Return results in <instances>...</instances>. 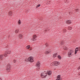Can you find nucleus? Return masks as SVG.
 I'll use <instances>...</instances> for the list:
<instances>
[{
	"instance_id": "nucleus-30",
	"label": "nucleus",
	"mask_w": 80,
	"mask_h": 80,
	"mask_svg": "<svg viewBox=\"0 0 80 80\" xmlns=\"http://www.w3.org/2000/svg\"><path fill=\"white\" fill-rule=\"evenodd\" d=\"M53 56L54 57V58H55V57H57V56H56V55L55 54V53L53 55Z\"/></svg>"
},
{
	"instance_id": "nucleus-38",
	"label": "nucleus",
	"mask_w": 80,
	"mask_h": 80,
	"mask_svg": "<svg viewBox=\"0 0 80 80\" xmlns=\"http://www.w3.org/2000/svg\"><path fill=\"white\" fill-rule=\"evenodd\" d=\"M52 64H53V63H51Z\"/></svg>"
},
{
	"instance_id": "nucleus-11",
	"label": "nucleus",
	"mask_w": 80,
	"mask_h": 80,
	"mask_svg": "<svg viewBox=\"0 0 80 80\" xmlns=\"http://www.w3.org/2000/svg\"><path fill=\"white\" fill-rule=\"evenodd\" d=\"M4 56V55H0V58L1 59V60H2L3 58V56Z\"/></svg>"
},
{
	"instance_id": "nucleus-34",
	"label": "nucleus",
	"mask_w": 80,
	"mask_h": 80,
	"mask_svg": "<svg viewBox=\"0 0 80 80\" xmlns=\"http://www.w3.org/2000/svg\"><path fill=\"white\" fill-rule=\"evenodd\" d=\"M75 10L76 11H78V9H76Z\"/></svg>"
},
{
	"instance_id": "nucleus-33",
	"label": "nucleus",
	"mask_w": 80,
	"mask_h": 80,
	"mask_svg": "<svg viewBox=\"0 0 80 80\" xmlns=\"http://www.w3.org/2000/svg\"><path fill=\"white\" fill-rule=\"evenodd\" d=\"M78 70H79V69H80V67H78Z\"/></svg>"
},
{
	"instance_id": "nucleus-28",
	"label": "nucleus",
	"mask_w": 80,
	"mask_h": 80,
	"mask_svg": "<svg viewBox=\"0 0 80 80\" xmlns=\"http://www.w3.org/2000/svg\"><path fill=\"white\" fill-rule=\"evenodd\" d=\"M45 45H46V47H48V44L47 43H46Z\"/></svg>"
},
{
	"instance_id": "nucleus-2",
	"label": "nucleus",
	"mask_w": 80,
	"mask_h": 80,
	"mask_svg": "<svg viewBox=\"0 0 80 80\" xmlns=\"http://www.w3.org/2000/svg\"><path fill=\"white\" fill-rule=\"evenodd\" d=\"M27 60H28L30 62H31L32 63V62H33V57L32 56L29 57L28 59Z\"/></svg>"
},
{
	"instance_id": "nucleus-15",
	"label": "nucleus",
	"mask_w": 80,
	"mask_h": 80,
	"mask_svg": "<svg viewBox=\"0 0 80 80\" xmlns=\"http://www.w3.org/2000/svg\"><path fill=\"white\" fill-rule=\"evenodd\" d=\"M9 15L10 16H12V12H10L9 13Z\"/></svg>"
},
{
	"instance_id": "nucleus-20",
	"label": "nucleus",
	"mask_w": 80,
	"mask_h": 80,
	"mask_svg": "<svg viewBox=\"0 0 80 80\" xmlns=\"http://www.w3.org/2000/svg\"><path fill=\"white\" fill-rule=\"evenodd\" d=\"M18 23L19 25L21 24V21H20V20L19 19V21L18 22Z\"/></svg>"
},
{
	"instance_id": "nucleus-5",
	"label": "nucleus",
	"mask_w": 80,
	"mask_h": 80,
	"mask_svg": "<svg viewBox=\"0 0 80 80\" xmlns=\"http://www.w3.org/2000/svg\"><path fill=\"white\" fill-rule=\"evenodd\" d=\"M60 78H61V75H59L57 77V79L56 80H62V79H61Z\"/></svg>"
},
{
	"instance_id": "nucleus-36",
	"label": "nucleus",
	"mask_w": 80,
	"mask_h": 80,
	"mask_svg": "<svg viewBox=\"0 0 80 80\" xmlns=\"http://www.w3.org/2000/svg\"><path fill=\"white\" fill-rule=\"evenodd\" d=\"M30 50H32V49L30 48Z\"/></svg>"
},
{
	"instance_id": "nucleus-27",
	"label": "nucleus",
	"mask_w": 80,
	"mask_h": 80,
	"mask_svg": "<svg viewBox=\"0 0 80 80\" xmlns=\"http://www.w3.org/2000/svg\"><path fill=\"white\" fill-rule=\"evenodd\" d=\"M32 40V41H35V40H36V39H35V38H32L31 39Z\"/></svg>"
},
{
	"instance_id": "nucleus-4",
	"label": "nucleus",
	"mask_w": 80,
	"mask_h": 80,
	"mask_svg": "<svg viewBox=\"0 0 80 80\" xmlns=\"http://www.w3.org/2000/svg\"><path fill=\"white\" fill-rule=\"evenodd\" d=\"M11 52L10 51H8V52H6V53L3 54L4 57H8V55L7 54H10Z\"/></svg>"
},
{
	"instance_id": "nucleus-39",
	"label": "nucleus",
	"mask_w": 80,
	"mask_h": 80,
	"mask_svg": "<svg viewBox=\"0 0 80 80\" xmlns=\"http://www.w3.org/2000/svg\"><path fill=\"white\" fill-rule=\"evenodd\" d=\"M68 57H70V56H68Z\"/></svg>"
},
{
	"instance_id": "nucleus-8",
	"label": "nucleus",
	"mask_w": 80,
	"mask_h": 80,
	"mask_svg": "<svg viewBox=\"0 0 80 80\" xmlns=\"http://www.w3.org/2000/svg\"><path fill=\"white\" fill-rule=\"evenodd\" d=\"M50 52H51V51H46L45 52V54H48L49 53H50Z\"/></svg>"
},
{
	"instance_id": "nucleus-23",
	"label": "nucleus",
	"mask_w": 80,
	"mask_h": 80,
	"mask_svg": "<svg viewBox=\"0 0 80 80\" xmlns=\"http://www.w3.org/2000/svg\"><path fill=\"white\" fill-rule=\"evenodd\" d=\"M63 33H66V32H67V31L66 30V29H63Z\"/></svg>"
},
{
	"instance_id": "nucleus-24",
	"label": "nucleus",
	"mask_w": 80,
	"mask_h": 80,
	"mask_svg": "<svg viewBox=\"0 0 80 80\" xmlns=\"http://www.w3.org/2000/svg\"><path fill=\"white\" fill-rule=\"evenodd\" d=\"M7 67H11V65H10V63H8L7 66Z\"/></svg>"
},
{
	"instance_id": "nucleus-29",
	"label": "nucleus",
	"mask_w": 80,
	"mask_h": 80,
	"mask_svg": "<svg viewBox=\"0 0 80 80\" xmlns=\"http://www.w3.org/2000/svg\"><path fill=\"white\" fill-rule=\"evenodd\" d=\"M61 45H63V41H62L61 42Z\"/></svg>"
},
{
	"instance_id": "nucleus-31",
	"label": "nucleus",
	"mask_w": 80,
	"mask_h": 80,
	"mask_svg": "<svg viewBox=\"0 0 80 80\" xmlns=\"http://www.w3.org/2000/svg\"><path fill=\"white\" fill-rule=\"evenodd\" d=\"M65 50H68V48H66Z\"/></svg>"
},
{
	"instance_id": "nucleus-1",
	"label": "nucleus",
	"mask_w": 80,
	"mask_h": 80,
	"mask_svg": "<svg viewBox=\"0 0 80 80\" xmlns=\"http://www.w3.org/2000/svg\"><path fill=\"white\" fill-rule=\"evenodd\" d=\"M41 76L43 78H46V76H47V73H45V72H42L41 74Z\"/></svg>"
},
{
	"instance_id": "nucleus-37",
	"label": "nucleus",
	"mask_w": 80,
	"mask_h": 80,
	"mask_svg": "<svg viewBox=\"0 0 80 80\" xmlns=\"http://www.w3.org/2000/svg\"><path fill=\"white\" fill-rule=\"evenodd\" d=\"M0 80H2L1 78H0Z\"/></svg>"
},
{
	"instance_id": "nucleus-25",
	"label": "nucleus",
	"mask_w": 80,
	"mask_h": 80,
	"mask_svg": "<svg viewBox=\"0 0 80 80\" xmlns=\"http://www.w3.org/2000/svg\"><path fill=\"white\" fill-rule=\"evenodd\" d=\"M13 62L14 63H16V62H17V60H16L15 59H14L13 60Z\"/></svg>"
},
{
	"instance_id": "nucleus-3",
	"label": "nucleus",
	"mask_w": 80,
	"mask_h": 80,
	"mask_svg": "<svg viewBox=\"0 0 80 80\" xmlns=\"http://www.w3.org/2000/svg\"><path fill=\"white\" fill-rule=\"evenodd\" d=\"M60 62L58 61H56L53 63L54 65L53 66H57L59 64H60Z\"/></svg>"
},
{
	"instance_id": "nucleus-21",
	"label": "nucleus",
	"mask_w": 80,
	"mask_h": 80,
	"mask_svg": "<svg viewBox=\"0 0 80 80\" xmlns=\"http://www.w3.org/2000/svg\"><path fill=\"white\" fill-rule=\"evenodd\" d=\"M76 49H77V50H78L79 51H80V47H79L78 48H76Z\"/></svg>"
},
{
	"instance_id": "nucleus-40",
	"label": "nucleus",
	"mask_w": 80,
	"mask_h": 80,
	"mask_svg": "<svg viewBox=\"0 0 80 80\" xmlns=\"http://www.w3.org/2000/svg\"><path fill=\"white\" fill-rule=\"evenodd\" d=\"M52 65H53V64H52Z\"/></svg>"
},
{
	"instance_id": "nucleus-17",
	"label": "nucleus",
	"mask_w": 80,
	"mask_h": 80,
	"mask_svg": "<svg viewBox=\"0 0 80 80\" xmlns=\"http://www.w3.org/2000/svg\"><path fill=\"white\" fill-rule=\"evenodd\" d=\"M68 29L69 30H71L72 29V28L70 27H69L68 28Z\"/></svg>"
},
{
	"instance_id": "nucleus-16",
	"label": "nucleus",
	"mask_w": 80,
	"mask_h": 80,
	"mask_svg": "<svg viewBox=\"0 0 80 80\" xmlns=\"http://www.w3.org/2000/svg\"><path fill=\"white\" fill-rule=\"evenodd\" d=\"M18 32H19V30H18V29H17L15 31V32L16 33H18Z\"/></svg>"
},
{
	"instance_id": "nucleus-9",
	"label": "nucleus",
	"mask_w": 80,
	"mask_h": 80,
	"mask_svg": "<svg viewBox=\"0 0 80 80\" xmlns=\"http://www.w3.org/2000/svg\"><path fill=\"white\" fill-rule=\"evenodd\" d=\"M78 49H75V54L76 55V54H77V52H78Z\"/></svg>"
},
{
	"instance_id": "nucleus-6",
	"label": "nucleus",
	"mask_w": 80,
	"mask_h": 80,
	"mask_svg": "<svg viewBox=\"0 0 80 80\" xmlns=\"http://www.w3.org/2000/svg\"><path fill=\"white\" fill-rule=\"evenodd\" d=\"M40 62L38 63L36 65V67H38V68H39V67H40Z\"/></svg>"
},
{
	"instance_id": "nucleus-19",
	"label": "nucleus",
	"mask_w": 80,
	"mask_h": 80,
	"mask_svg": "<svg viewBox=\"0 0 80 80\" xmlns=\"http://www.w3.org/2000/svg\"><path fill=\"white\" fill-rule=\"evenodd\" d=\"M40 6V4H38L36 6V8H38Z\"/></svg>"
},
{
	"instance_id": "nucleus-14",
	"label": "nucleus",
	"mask_w": 80,
	"mask_h": 80,
	"mask_svg": "<svg viewBox=\"0 0 80 80\" xmlns=\"http://www.w3.org/2000/svg\"><path fill=\"white\" fill-rule=\"evenodd\" d=\"M19 37L20 38H22V37H23V35H22V34H19Z\"/></svg>"
},
{
	"instance_id": "nucleus-12",
	"label": "nucleus",
	"mask_w": 80,
	"mask_h": 80,
	"mask_svg": "<svg viewBox=\"0 0 80 80\" xmlns=\"http://www.w3.org/2000/svg\"><path fill=\"white\" fill-rule=\"evenodd\" d=\"M58 58H59V60H61L62 59V57H61V56L60 55H58Z\"/></svg>"
},
{
	"instance_id": "nucleus-13",
	"label": "nucleus",
	"mask_w": 80,
	"mask_h": 80,
	"mask_svg": "<svg viewBox=\"0 0 80 80\" xmlns=\"http://www.w3.org/2000/svg\"><path fill=\"white\" fill-rule=\"evenodd\" d=\"M10 67L11 66H7V70H9V71L10 70Z\"/></svg>"
},
{
	"instance_id": "nucleus-26",
	"label": "nucleus",
	"mask_w": 80,
	"mask_h": 80,
	"mask_svg": "<svg viewBox=\"0 0 80 80\" xmlns=\"http://www.w3.org/2000/svg\"><path fill=\"white\" fill-rule=\"evenodd\" d=\"M68 55H72V52H69Z\"/></svg>"
},
{
	"instance_id": "nucleus-41",
	"label": "nucleus",
	"mask_w": 80,
	"mask_h": 80,
	"mask_svg": "<svg viewBox=\"0 0 80 80\" xmlns=\"http://www.w3.org/2000/svg\"><path fill=\"white\" fill-rule=\"evenodd\" d=\"M70 13V12H69V13Z\"/></svg>"
},
{
	"instance_id": "nucleus-22",
	"label": "nucleus",
	"mask_w": 80,
	"mask_h": 80,
	"mask_svg": "<svg viewBox=\"0 0 80 80\" xmlns=\"http://www.w3.org/2000/svg\"><path fill=\"white\" fill-rule=\"evenodd\" d=\"M37 38V36L36 35H34L33 36V38Z\"/></svg>"
},
{
	"instance_id": "nucleus-10",
	"label": "nucleus",
	"mask_w": 80,
	"mask_h": 80,
	"mask_svg": "<svg viewBox=\"0 0 80 80\" xmlns=\"http://www.w3.org/2000/svg\"><path fill=\"white\" fill-rule=\"evenodd\" d=\"M67 23L68 24L69 23V24H70L72 23V22H71L70 20H67Z\"/></svg>"
},
{
	"instance_id": "nucleus-7",
	"label": "nucleus",
	"mask_w": 80,
	"mask_h": 80,
	"mask_svg": "<svg viewBox=\"0 0 80 80\" xmlns=\"http://www.w3.org/2000/svg\"><path fill=\"white\" fill-rule=\"evenodd\" d=\"M47 73V74H48V75H51V74H52V72L50 71H48L47 72V73Z\"/></svg>"
},
{
	"instance_id": "nucleus-18",
	"label": "nucleus",
	"mask_w": 80,
	"mask_h": 80,
	"mask_svg": "<svg viewBox=\"0 0 80 80\" xmlns=\"http://www.w3.org/2000/svg\"><path fill=\"white\" fill-rule=\"evenodd\" d=\"M26 49H29V48H30V45H28L26 47Z\"/></svg>"
},
{
	"instance_id": "nucleus-32",
	"label": "nucleus",
	"mask_w": 80,
	"mask_h": 80,
	"mask_svg": "<svg viewBox=\"0 0 80 80\" xmlns=\"http://www.w3.org/2000/svg\"><path fill=\"white\" fill-rule=\"evenodd\" d=\"M55 54L56 56H57V55H58V54L57 53H55Z\"/></svg>"
},
{
	"instance_id": "nucleus-35",
	"label": "nucleus",
	"mask_w": 80,
	"mask_h": 80,
	"mask_svg": "<svg viewBox=\"0 0 80 80\" xmlns=\"http://www.w3.org/2000/svg\"><path fill=\"white\" fill-rule=\"evenodd\" d=\"M70 52H73V51H72V50H70Z\"/></svg>"
}]
</instances>
